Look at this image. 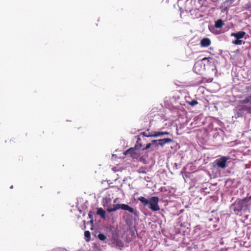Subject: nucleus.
Segmentation results:
<instances>
[{
  "label": "nucleus",
  "mask_w": 251,
  "mask_h": 251,
  "mask_svg": "<svg viewBox=\"0 0 251 251\" xmlns=\"http://www.w3.org/2000/svg\"><path fill=\"white\" fill-rule=\"evenodd\" d=\"M120 208L124 210H126L130 212L131 213L133 214L135 216H138V212L136 210L134 209L133 208L130 207L129 205L126 204H116L113 205L112 207H109L107 209V211L110 213L112 212L116 211V210L119 209Z\"/></svg>",
  "instance_id": "f03ea898"
},
{
  "label": "nucleus",
  "mask_w": 251,
  "mask_h": 251,
  "mask_svg": "<svg viewBox=\"0 0 251 251\" xmlns=\"http://www.w3.org/2000/svg\"><path fill=\"white\" fill-rule=\"evenodd\" d=\"M115 242H116L117 246H118L119 247H123L124 246V244H123V242L120 240H116Z\"/></svg>",
  "instance_id": "a211bd4d"
},
{
  "label": "nucleus",
  "mask_w": 251,
  "mask_h": 251,
  "mask_svg": "<svg viewBox=\"0 0 251 251\" xmlns=\"http://www.w3.org/2000/svg\"><path fill=\"white\" fill-rule=\"evenodd\" d=\"M170 133L168 131H158L154 132L153 134V137H157L160 136H162L164 135H169Z\"/></svg>",
  "instance_id": "f8f14e48"
},
{
  "label": "nucleus",
  "mask_w": 251,
  "mask_h": 251,
  "mask_svg": "<svg viewBox=\"0 0 251 251\" xmlns=\"http://www.w3.org/2000/svg\"><path fill=\"white\" fill-rule=\"evenodd\" d=\"M188 102V103L190 105H191V106H195V105H197V104L198 103V102L197 101V100H192V101H188V102Z\"/></svg>",
  "instance_id": "f3484780"
},
{
  "label": "nucleus",
  "mask_w": 251,
  "mask_h": 251,
  "mask_svg": "<svg viewBox=\"0 0 251 251\" xmlns=\"http://www.w3.org/2000/svg\"><path fill=\"white\" fill-rule=\"evenodd\" d=\"M153 144H155V143H153L152 142L151 143H149V144H147L145 148L143 149V150H147V149L150 148L151 147V146H152L153 145Z\"/></svg>",
  "instance_id": "6ab92c4d"
},
{
  "label": "nucleus",
  "mask_w": 251,
  "mask_h": 251,
  "mask_svg": "<svg viewBox=\"0 0 251 251\" xmlns=\"http://www.w3.org/2000/svg\"><path fill=\"white\" fill-rule=\"evenodd\" d=\"M135 148H130V149L126 150L125 153V154H130L131 156L134 157V155L136 154L137 153L135 152Z\"/></svg>",
  "instance_id": "9d476101"
},
{
  "label": "nucleus",
  "mask_w": 251,
  "mask_h": 251,
  "mask_svg": "<svg viewBox=\"0 0 251 251\" xmlns=\"http://www.w3.org/2000/svg\"><path fill=\"white\" fill-rule=\"evenodd\" d=\"M141 134L143 135L144 136L148 137H152V136H153V134H150V133L147 134L146 132H142L141 133Z\"/></svg>",
  "instance_id": "412c9836"
},
{
  "label": "nucleus",
  "mask_w": 251,
  "mask_h": 251,
  "mask_svg": "<svg viewBox=\"0 0 251 251\" xmlns=\"http://www.w3.org/2000/svg\"><path fill=\"white\" fill-rule=\"evenodd\" d=\"M227 158L226 156H223L220 158L217 159L215 161L217 166L222 169H224L226 167V163L227 160Z\"/></svg>",
  "instance_id": "423d86ee"
},
{
  "label": "nucleus",
  "mask_w": 251,
  "mask_h": 251,
  "mask_svg": "<svg viewBox=\"0 0 251 251\" xmlns=\"http://www.w3.org/2000/svg\"><path fill=\"white\" fill-rule=\"evenodd\" d=\"M84 236L86 238V240L87 241H89L91 238V234L90 231L88 230L85 231Z\"/></svg>",
  "instance_id": "2eb2a0df"
},
{
  "label": "nucleus",
  "mask_w": 251,
  "mask_h": 251,
  "mask_svg": "<svg viewBox=\"0 0 251 251\" xmlns=\"http://www.w3.org/2000/svg\"><path fill=\"white\" fill-rule=\"evenodd\" d=\"M138 200L143 203L144 206L149 204V208L153 211H158L160 209L158 205L159 199L157 197H152L150 200H148L141 196L138 198Z\"/></svg>",
  "instance_id": "f257e3e1"
},
{
  "label": "nucleus",
  "mask_w": 251,
  "mask_h": 251,
  "mask_svg": "<svg viewBox=\"0 0 251 251\" xmlns=\"http://www.w3.org/2000/svg\"><path fill=\"white\" fill-rule=\"evenodd\" d=\"M212 58L211 57H204L203 58H202L201 61H198L196 63H195V64H194V68H193V69H194V71L199 74L200 73V71H201V70L203 68V69H205L204 67H202V61H207L208 62H209V61L210 60H211Z\"/></svg>",
  "instance_id": "20e7f679"
},
{
  "label": "nucleus",
  "mask_w": 251,
  "mask_h": 251,
  "mask_svg": "<svg viewBox=\"0 0 251 251\" xmlns=\"http://www.w3.org/2000/svg\"><path fill=\"white\" fill-rule=\"evenodd\" d=\"M98 238L101 241H104L106 239V236L102 233H100L98 235Z\"/></svg>",
  "instance_id": "dca6fc26"
},
{
  "label": "nucleus",
  "mask_w": 251,
  "mask_h": 251,
  "mask_svg": "<svg viewBox=\"0 0 251 251\" xmlns=\"http://www.w3.org/2000/svg\"><path fill=\"white\" fill-rule=\"evenodd\" d=\"M141 140L140 137H138L136 144L135 145L134 148L136 149H139L141 148L142 144L141 143Z\"/></svg>",
  "instance_id": "4468645a"
},
{
  "label": "nucleus",
  "mask_w": 251,
  "mask_h": 251,
  "mask_svg": "<svg viewBox=\"0 0 251 251\" xmlns=\"http://www.w3.org/2000/svg\"><path fill=\"white\" fill-rule=\"evenodd\" d=\"M242 40L240 39H236L232 42V43L235 45H241L242 44Z\"/></svg>",
  "instance_id": "aec40b11"
},
{
  "label": "nucleus",
  "mask_w": 251,
  "mask_h": 251,
  "mask_svg": "<svg viewBox=\"0 0 251 251\" xmlns=\"http://www.w3.org/2000/svg\"><path fill=\"white\" fill-rule=\"evenodd\" d=\"M13 185H12V186L10 187V188H11V189H12V188H13Z\"/></svg>",
  "instance_id": "b1692460"
},
{
  "label": "nucleus",
  "mask_w": 251,
  "mask_h": 251,
  "mask_svg": "<svg viewBox=\"0 0 251 251\" xmlns=\"http://www.w3.org/2000/svg\"><path fill=\"white\" fill-rule=\"evenodd\" d=\"M240 104H244L241 107V110L246 111L247 113L251 114V95L245 97L243 100H239Z\"/></svg>",
  "instance_id": "7ed1b4c3"
},
{
  "label": "nucleus",
  "mask_w": 251,
  "mask_h": 251,
  "mask_svg": "<svg viewBox=\"0 0 251 251\" xmlns=\"http://www.w3.org/2000/svg\"><path fill=\"white\" fill-rule=\"evenodd\" d=\"M246 199L237 200L232 205V208L235 212L241 211L244 207V201Z\"/></svg>",
  "instance_id": "39448f33"
},
{
  "label": "nucleus",
  "mask_w": 251,
  "mask_h": 251,
  "mask_svg": "<svg viewBox=\"0 0 251 251\" xmlns=\"http://www.w3.org/2000/svg\"><path fill=\"white\" fill-rule=\"evenodd\" d=\"M88 216H89V217L90 218H91V222L92 223H93V213H92V212L91 211L89 212V214H88Z\"/></svg>",
  "instance_id": "4be33fe9"
},
{
  "label": "nucleus",
  "mask_w": 251,
  "mask_h": 251,
  "mask_svg": "<svg viewBox=\"0 0 251 251\" xmlns=\"http://www.w3.org/2000/svg\"><path fill=\"white\" fill-rule=\"evenodd\" d=\"M246 32L244 31H239L236 33H232L231 34V36L235 37L237 39H240L244 37L245 35Z\"/></svg>",
  "instance_id": "1a4fd4ad"
},
{
  "label": "nucleus",
  "mask_w": 251,
  "mask_h": 251,
  "mask_svg": "<svg viewBox=\"0 0 251 251\" xmlns=\"http://www.w3.org/2000/svg\"><path fill=\"white\" fill-rule=\"evenodd\" d=\"M173 140L171 138H164L159 140H154L153 143H155V146H157L158 145L163 147L165 144L168 143L173 142Z\"/></svg>",
  "instance_id": "0eeeda50"
},
{
  "label": "nucleus",
  "mask_w": 251,
  "mask_h": 251,
  "mask_svg": "<svg viewBox=\"0 0 251 251\" xmlns=\"http://www.w3.org/2000/svg\"><path fill=\"white\" fill-rule=\"evenodd\" d=\"M97 214L100 215L102 219L105 218V212L102 208H99L98 209Z\"/></svg>",
  "instance_id": "9b49d317"
},
{
  "label": "nucleus",
  "mask_w": 251,
  "mask_h": 251,
  "mask_svg": "<svg viewBox=\"0 0 251 251\" xmlns=\"http://www.w3.org/2000/svg\"><path fill=\"white\" fill-rule=\"evenodd\" d=\"M224 25V22L221 20H218L215 23V27L216 28H221Z\"/></svg>",
  "instance_id": "ddd939ff"
},
{
  "label": "nucleus",
  "mask_w": 251,
  "mask_h": 251,
  "mask_svg": "<svg viewBox=\"0 0 251 251\" xmlns=\"http://www.w3.org/2000/svg\"><path fill=\"white\" fill-rule=\"evenodd\" d=\"M211 44V41L208 38H204L201 41V45L203 47H207Z\"/></svg>",
  "instance_id": "6e6552de"
},
{
  "label": "nucleus",
  "mask_w": 251,
  "mask_h": 251,
  "mask_svg": "<svg viewBox=\"0 0 251 251\" xmlns=\"http://www.w3.org/2000/svg\"><path fill=\"white\" fill-rule=\"evenodd\" d=\"M235 0H226V2H229L230 3H232Z\"/></svg>",
  "instance_id": "5701e85b"
}]
</instances>
